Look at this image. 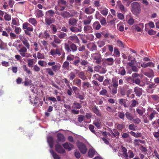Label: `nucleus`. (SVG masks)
Here are the masks:
<instances>
[{
    "label": "nucleus",
    "instance_id": "f257e3e1",
    "mask_svg": "<svg viewBox=\"0 0 159 159\" xmlns=\"http://www.w3.org/2000/svg\"><path fill=\"white\" fill-rule=\"evenodd\" d=\"M69 41L64 44V48L67 53H70L71 52H74L77 50V47L76 45L73 43L70 44L69 43Z\"/></svg>",
    "mask_w": 159,
    "mask_h": 159
},
{
    "label": "nucleus",
    "instance_id": "f03ea898",
    "mask_svg": "<svg viewBox=\"0 0 159 159\" xmlns=\"http://www.w3.org/2000/svg\"><path fill=\"white\" fill-rule=\"evenodd\" d=\"M132 12L134 15H138L140 13L141 11V3L135 2L131 4Z\"/></svg>",
    "mask_w": 159,
    "mask_h": 159
},
{
    "label": "nucleus",
    "instance_id": "7ed1b4c3",
    "mask_svg": "<svg viewBox=\"0 0 159 159\" xmlns=\"http://www.w3.org/2000/svg\"><path fill=\"white\" fill-rule=\"evenodd\" d=\"M23 29H25L24 30L25 33L29 36H31V33L30 31H33L34 30L33 26L30 24L26 22L23 24Z\"/></svg>",
    "mask_w": 159,
    "mask_h": 159
},
{
    "label": "nucleus",
    "instance_id": "20e7f679",
    "mask_svg": "<svg viewBox=\"0 0 159 159\" xmlns=\"http://www.w3.org/2000/svg\"><path fill=\"white\" fill-rule=\"evenodd\" d=\"M146 84L148 85L145 89L146 92L149 93H152L155 89L156 88L157 85L152 82H147Z\"/></svg>",
    "mask_w": 159,
    "mask_h": 159
},
{
    "label": "nucleus",
    "instance_id": "39448f33",
    "mask_svg": "<svg viewBox=\"0 0 159 159\" xmlns=\"http://www.w3.org/2000/svg\"><path fill=\"white\" fill-rule=\"evenodd\" d=\"M27 51V48L25 47H23L19 50L18 52L22 57H26L27 58L31 57L32 55L30 53H26Z\"/></svg>",
    "mask_w": 159,
    "mask_h": 159
},
{
    "label": "nucleus",
    "instance_id": "423d86ee",
    "mask_svg": "<svg viewBox=\"0 0 159 159\" xmlns=\"http://www.w3.org/2000/svg\"><path fill=\"white\" fill-rule=\"evenodd\" d=\"M77 146L81 153L85 154L86 153L87 148L84 144L81 142H79L77 143Z\"/></svg>",
    "mask_w": 159,
    "mask_h": 159
},
{
    "label": "nucleus",
    "instance_id": "0eeeda50",
    "mask_svg": "<svg viewBox=\"0 0 159 159\" xmlns=\"http://www.w3.org/2000/svg\"><path fill=\"white\" fill-rule=\"evenodd\" d=\"M69 29L71 32L75 33H77L81 31L82 26L81 25H78V27L73 25L70 26Z\"/></svg>",
    "mask_w": 159,
    "mask_h": 159
},
{
    "label": "nucleus",
    "instance_id": "6e6552de",
    "mask_svg": "<svg viewBox=\"0 0 159 159\" xmlns=\"http://www.w3.org/2000/svg\"><path fill=\"white\" fill-rule=\"evenodd\" d=\"M50 53L53 57L56 55L60 56L61 54V50L60 48L52 49L49 52Z\"/></svg>",
    "mask_w": 159,
    "mask_h": 159
},
{
    "label": "nucleus",
    "instance_id": "1a4fd4ad",
    "mask_svg": "<svg viewBox=\"0 0 159 159\" xmlns=\"http://www.w3.org/2000/svg\"><path fill=\"white\" fill-rule=\"evenodd\" d=\"M93 57L95 60H96V63L99 64L101 63L102 58L100 54L97 53L93 54Z\"/></svg>",
    "mask_w": 159,
    "mask_h": 159
},
{
    "label": "nucleus",
    "instance_id": "9d476101",
    "mask_svg": "<svg viewBox=\"0 0 159 159\" xmlns=\"http://www.w3.org/2000/svg\"><path fill=\"white\" fill-rule=\"evenodd\" d=\"M87 48L90 51H96L97 49L96 45L93 43H90L87 45Z\"/></svg>",
    "mask_w": 159,
    "mask_h": 159
},
{
    "label": "nucleus",
    "instance_id": "9b49d317",
    "mask_svg": "<svg viewBox=\"0 0 159 159\" xmlns=\"http://www.w3.org/2000/svg\"><path fill=\"white\" fill-rule=\"evenodd\" d=\"M94 70L95 71L98 72L100 74H104L106 72V70L104 68L101 67L99 65L95 66Z\"/></svg>",
    "mask_w": 159,
    "mask_h": 159
},
{
    "label": "nucleus",
    "instance_id": "f8f14e48",
    "mask_svg": "<svg viewBox=\"0 0 159 159\" xmlns=\"http://www.w3.org/2000/svg\"><path fill=\"white\" fill-rule=\"evenodd\" d=\"M55 150L59 153L63 154L65 152V150L61 145L57 144L55 145Z\"/></svg>",
    "mask_w": 159,
    "mask_h": 159
},
{
    "label": "nucleus",
    "instance_id": "ddd939ff",
    "mask_svg": "<svg viewBox=\"0 0 159 159\" xmlns=\"http://www.w3.org/2000/svg\"><path fill=\"white\" fill-rule=\"evenodd\" d=\"M91 110L97 116L99 117L101 116L102 114L99 110L96 105H94L92 107Z\"/></svg>",
    "mask_w": 159,
    "mask_h": 159
},
{
    "label": "nucleus",
    "instance_id": "4468645a",
    "mask_svg": "<svg viewBox=\"0 0 159 159\" xmlns=\"http://www.w3.org/2000/svg\"><path fill=\"white\" fill-rule=\"evenodd\" d=\"M93 19V16L92 15L88 16L86 19L83 20V24L85 25L90 24Z\"/></svg>",
    "mask_w": 159,
    "mask_h": 159
},
{
    "label": "nucleus",
    "instance_id": "2eb2a0df",
    "mask_svg": "<svg viewBox=\"0 0 159 159\" xmlns=\"http://www.w3.org/2000/svg\"><path fill=\"white\" fill-rule=\"evenodd\" d=\"M62 145L64 148L68 150V151L71 150L74 147V146L72 144L67 142L63 144Z\"/></svg>",
    "mask_w": 159,
    "mask_h": 159
},
{
    "label": "nucleus",
    "instance_id": "dca6fc26",
    "mask_svg": "<svg viewBox=\"0 0 159 159\" xmlns=\"http://www.w3.org/2000/svg\"><path fill=\"white\" fill-rule=\"evenodd\" d=\"M150 98L153 102L156 103H158L159 102V95L156 94H152L150 95Z\"/></svg>",
    "mask_w": 159,
    "mask_h": 159
},
{
    "label": "nucleus",
    "instance_id": "f3484780",
    "mask_svg": "<svg viewBox=\"0 0 159 159\" xmlns=\"http://www.w3.org/2000/svg\"><path fill=\"white\" fill-rule=\"evenodd\" d=\"M59 15L64 18H68L72 16L69 12L65 11L60 12Z\"/></svg>",
    "mask_w": 159,
    "mask_h": 159
},
{
    "label": "nucleus",
    "instance_id": "a211bd4d",
    "mask_svg": "<svg viewBox=\"0 0 159 159\" xmlns=\"http://www.w3.org/2000/svg\"><path fill=\"white\" fill-rule=\"evenodd\" d=\"M95 11V9L93 8L91 6L85 8L84 12L87 14H92Z\"/></svg>",
    "mask_w": 159,
    "mask_h": 159
},
{
    "label": "nucleus",
    "instance_id": "6ab92c4d",
    "mask_svg": "<svg viewBox=\"0 0 159 159\" xmlns=\"http://www.w3.org/2000/svg\"><path fill=\"white\" fill-rule=\"evenodd\" d=\"M104 76L99 75L98 74H94L93 76V78L95 80H97L100 82L103 81Z\"/></svg>",
    "mask_w": 159,
    "mask_h": 159
},
{
    "label": "nucleus",
    "instance_id": "aec40b11",
    "mask_svg": "<svg viewBox=\"0 0 159 159\" xmlns=\"http://www.w3.org/2000/svg\"><path fill=\"white\" fill-rule=\"evenodd\" d=\"M93 27L94 30H99L101 27V25L98 21H95L93 24Z\"/></svg>",
    "mask_w": 159,
    "mask_h": 159
},
{
    "label": "nucleus",
    "instance_id": "412c9836",
    "mask_svg": "<svg viewBox=\"0 0 159 159\" xmlns=\"http://www.w3.org/2000/svg\"><path fill=\"white\" fill-rule=\"evenodd\" d=\"M122 152H123V156L125 157V159H128L129 156L127 152V149L123 146H121Z\"/></svg>",
    "mask_w": 159,
    "mask_h": 159
},
{
    "label": "nucleus",
    "instance_id": "4be33fe9",
    "mask_svg": "<svg viewBox=\"0 0 159 159\" xmlns=\"http://www.w3.org/2000/svg\"><path fill=\"white\" fill-rule=\"evenodd\" d=\"M69 39L75 43H77L79 41L78 37L76 35H71L69 37Z\"/></svg>",
    "mask_w": 159,
    "mask_h": 159
},
{
    "label": "nucleus",
    "instance_id": "5701e85b",
    "mask_svg": "<svg viewBox=\"0 0 159 159\" xmlns=\"http://www.w3.org/2000/svg\"><path fill=\"white\" fill-rule=\"evenodd\" d=\"M57 140L59 142H64L65 139L64 135L61 133H58L57 134Z\"/></svg>",
    "mask_w": 159,
    "mask_h": 159
},
{
    "label": "nucleus",
    "instance_id": "b1692460",
    "mask_svg": "<svg viewBox=\"0 0 159 159\" xmlns=\"http://www.w3.org/2000/svg\"><path fill=\"white\" fill-rule=\"evenodd\" d=\"M141 66L144 68H146L148 66L154 67V64L152 62H149L148 63L144 62L141 64Z\"/></svg>",
    "mask_w": 159,
    "mask_h": 159
},
{
    "label": "nucleus",
    "instance_id": "393cba45",
    "mask_svg": "<svg viewBox=\"0 0 159 159\" xmlns=\"http://www.w3.org/2000/svg\"><path fill=\"white\" fill-rule=\"evenodd\" d=\"M78 76L83 80H87V77L85 75V73L83 71H81L79 72L78 75Z\"/></svg>",
    "mask_w": 159,
    "mask_h": 159
},
{
    "label": "nucleus",
    "instance_id": "a878e982",
    "mask_svg": "<svg viewBox=\"0 0 159 159\" xmlns=\"http://www.w3.org/2000/svg\"><path fill=\"white\" fill-rule=\"evenodd\" d=\"M78 21V20L74 18H72L69 19L68 23L72 26L76 25Z\"/></svg>",
    "mask_w": 159,
    "mask_h": 159
},
{
    "label": "nucleus",
    "instance_id": "bb28decb",
    "mask_svg": "<svg viewBox=\"0 0 159 159\" xmlns=\"http://www.w3.org/2000/svg\"><path fill=\"white\" fill-rule=\"evenodd\" d=\"M21 41L23 44L25 46L24 47H25L27 49H29L30 48V44L27 39L26 38H24Z\"/></svg>",
    "mask_w": 159,
    "mask_h": 159
},
{
    "label": "nucleus",
    "instance_id": "cd10ccee",
    "mask_svg": "<svg viewBox=\"0 0 159 159\" xmlns=\"http://www.w3.org/2000/svg\"><path fill=\"white\" fill-rule=\"evenodd\" d=\"M158 115V112L154 110H153L149 116V120L151 121L155 117V115Z\"/></svg>",
    "mask_w": 159,
    "mask_h": 159
},
{
    "label": "nucleus",
    "instance_id": "c85d7f7f",
    "mask_svg": "<svg viewBox=\"0 0 159 159\" xmlns=\"http://www.w3.org/2000/svg\"><path fill=\"white\" fill-rule=\"evenodd\" d=\"M96 151L93 148H90L88 152V156L90 158L93 157L95 154Z\"/></svg>",
    "mask_w": 159,
    "mask_h": 159
},
{
    "label": "nucleus",
    "instance_id": "c756f323",
    "mask_svg": "<svg viewBox=\"0 0 159 159\" xmlns=\"http://www.w3.org/2000/svg\"><path fill=\"white\" fill-rule=\"evenodd\" d=\"M115 126L116 128L120 131H122V129L125 127V125L119 123H116L115 125Z\"/></svg>",
    "mask_w": 159,
    "mask_h": 159
},
{
    "label": "nucleus",
    "instance_id": "7c9ffc66",
    "mask_svg": "<svg viewBox=\"0 0 159 159\" xmlns=\"http://www.w3.org/2000/svg\"><path fill=\"white\" fill-rule=\"evenodd\" d=\"M47 141L50 147L51 148H52L53 146V137L51 136L48 137Z\"/></svg>",
    "mask_w": 159,
    "mask_h": 159
},
{
    "label": "nucleus",
    "instance_id": "2f4dec72",
    "mask_svg": "<svg viewBox=\"0 0 159 159\" xmlns=\"http://www.w3.org/2000/svg\"><path fill=\"white\" fill-rule=\"evenodd\" d=\"M69 65L70 63L69 62L67 61H65L63 63L62 68L65 70H68L69 69Z\"/></svg>",
    "mask_w": 159,
    "mask_h": 159
},
{
    "label": "nucleus",
    "instance_id": "473e14b6",
    "mask_svg": "<svg viewBox=\"0 0 159 159\" xmlns=\"http://www.w3.org/2000/svg\"><path fill=\"white\" fill-rule=\"evenodd\" d=\"M46 24L48 25H50L55 21V19L51 17L46 18L45 19Z\"/></svg>",
    "mask_w": 159,
    "mask_h": 159
},
{
    "label": "nucleus",
    "instance_id": "72a5a7b5",
    "mask_svg": "<svg viewBox=\"0 0 159 159\" xmlns=\"http://www.w3.org/2000/svg\"><path fill=\"white\" fill-rule=\"evenodd\" d=\"M125 116L128 120H132L134 118V116L132 114L129 112H126L125 113Z\"/></svg>",
    "mask_w": 159,
    "mask_h": 159
},
{
    "label": "nucleus",
    "instance_id": "f704fd0d",
    "mask_svg": "<svg viewBox=\"0 0 159 159\" xmlns=\"http://www.w3.org/2000/svg\"><path fill=\"white\" fill-rule=\"evenodd\" d=\"M90 83L88 82H82V87L84 90L87 89V88H89L90 87Z\"/></svg>",
    "mask_w": 159,
    "mask_h": 159
},
{
    "label": "nucleus",
    "instance_id": "c9c22d12",
    "mask_svg": "<svg viewBox=\"0 0 159 159\" xmlns=\"http://www.w3.org/2000/svg\"><path fill=\"white\" fill-rule=\"evenodd\" d=\"M92 30V27L89 25H86L84 27V30L85 33L90 32Z\"/></svg>",
    "mask_w": 159,
    "mask_h": 159
},
{
    "label": "nucleus",
    "instance_id": "e433bc0d",
    "mask_svg": "<svg viewBox=\"0 0 159 159\" xmlns=\"http://www.w3.org/2000/svg\"><path fill=\"white\" fill-rule=\"evenodd\" d=\"M76 58L77 59H75L73 62V65L76 66L77 67L79 66V63L80 62V59L79 57H76Z\"/></svg>",
    "mask_w": 159,
    "mask_h": 159
},
{
    "label": "nucleus",
    "instance_id": "4c0bfd02",
    "mask_svg": "<svg viewBox=\"0 0 159 159\" xmlns=\"http://www.w3.org/2000/svg\"><path fill=\"white\" fill-rule=\"evenodd\" d=\"M100 8L99 10L100 11L101 13L104 16H106L108 13V10L106 8V7H104L103 8L102 10H100Z\"/></svg>",
    "mask_w": 159,
    "mask_h": 159
},
{
    "label": "nucleus",
    "instance_id": "58836bf2",
    "mask_svg": "<svg viewBox=\"0 0 159 159\" xmlns=\"http://www.w3.org/2000/svg\"><path fill=\"white\" fill-rule=\"evenodd\" d=\"M29 22L34 26H36L37 24V22L36 19L33 18H30L28 20Z\"/></svg>",
    "mask_w": 159,
    "mask_h": 159
},
{
    "label": "nucleus",
    "instance_id": "ea45409f",
    "mask_svg": "<svg viewBox=\"0 0 159 159\" xmlns=\"http://www.w3.org/2000/svg\"><path fill=\"white\" fill-rule=\"evenodd\" d=\"M73 82H74V84L79 87H80L81 86V80L77 78L75 79Z\"/></svg>",
    "mask_w": 159,
    "mask_h": 159
},
{
    "label": "nucleus",
    "instance_id": "a19ab883",
    "mask_svg": "<svg viewBox=\"0 0 159 159\" xmlns=\"http://www.w3.org/2000/svg\"><path fill=\"white\" fill-rule=\"evenodd\" d=\"M134 92L137 96L139 97L141 95L142 93L140 89L137 87H135L134 90Z\"/></svg>",
    "mask_w": 159,
    "mask_h": 159
},
{
    "label": "nucleus",
    "instance_id": "79ce46f5",
    "mask_svg": "<svg viewBox=\"0 0 159 159\" xmlns=\"http://www.w3.org/2000/svg\"><path fill=\"white\" fill-rule=\"evenodd\" d=\"M82 107L81 104L78 102H75L73 103V108L74 109H80Z\"/></svg>",
    "mask_w": 159,
    "mask_h": 159
},
{
    "label": "nucleus",
    "instance_id": "37998d69",
    "mask_svg": "<svg viewBox=\"0 0 159 159\" xmlns=\"http://www.w3.org/2000/svg\"><path fill=\"white\" fill-rule=\"evenodd\" d=\"M69 76L70 80H72L76 77V75L74 72L71 71L69 74Z\"/></svg>",
    "mask_w": 159,
    "mask_h": 159
},
{
    "label": "nucleus",
    "instance_id": "c03bdc74",
    "mask_svg": "<svg viewBox=\"0 0 159 159\" xmlns=\"http://www.w3.org/2000/svg\"><path fill=\"white\" fill-rule=\"evenodd\" d=\"M144 74L145 75L150 78L154 76V72L152 70L150 72H144Z\"/></svg>",
    "mask_w": 159,
    "mask_h": 159
},
{
    "label": "nucleus",
    "instance_id": "a18cd8bd",
    "mask_svg": "<svg viewBox=\"0 0 159 159\" xmlns=\"http://www.w3.org/2000/svg\"><path fill=\"white\" fill-rule=\"evenodd\" d=\"M35 15L36 17L39 18L42 17L44 14L41 10H38L36 12Z\"/></svg>",
    "mask_w": 159,
    "mask_h": 159
},
{
    "label": "nucleus",
    "instance_id": "49530a36",
    "mask_svg": "<svg viewBox=\"0 0 159 159\" xmlns=\"http://www.w3.org/2000/svg\"><path fill=\"white\" fill-rule=\"evenodd\" d=\"M117 4L121 11H125V7L121 3V2L119 1L117 2Z\"/></svg>",
    "mask_w": 159,
    "mask_h": 159
},
{
    "label": "nucleus",
    "instance_id": "de8ad7c7",
    "mask_svg": "<svg viewBox=\"0 0 159 159\" xmlns=\"http://www.w3.org/2000/svg\"><path fill=\"white\" fill-rule=\"evenodd\" d=\"M24 85L25 86H27L28 85H30L32 84V81L28 79V78L25 79V80L24 82Z\"/></svg>",
    "mask_w": 159,
    "mask_h": 159
},
{
    "label": "nucleus",
    "instance_id": "09e8293b",
    "mask_svg": "<svg viewBox=\"0 0 159 159\" xmlns=\"http://www.w3.org/2000/svg\"><path fill=\"white\" fill-rule=\"evenodd\" d=\"M119 102L120 104L123 105V106L125 107H128V106L126 104L125 99H120L119 100Z\"/></svg>",
    "mask_w": 159,
    "mask_h": 159
},
{
    "label": "nucleus",
    "instance_id": "8fccbe9b",
    "mask_svg": "<svg viewBox=\"0 0 159 159\" xmlns=\"http://www.w3.org/2000/svg\"><path fill=\"white\" fill-rule=\"evenodd\" d=\"M111 134L114 136L116 137H118L120 134V133L116 129H114L113 130V131L112 132Z\"/></svg>",
    "mask_w": 159,
    "mask_h": 159
},
{
    "label": "nucleus",
    "instance_id": "3c124183",
    "mask_svg": "<svg viewBox=\"0 0 159 159\" xmlns=\"http://www.w3.org/2000/svg\"><path fill=\"white\" fill-rule=\"evenodd\" d=\"M100 22L101 25L103 26H105L107 25L106 19L103 17H102L100 20Z\"/></svg>",
    "mask_w": 159,
    "mask_h": 159
},
{
    "label": "nucleus",
    "instance_id": "603ef678",
    "mask_svg": "<svg viewBox=\"0 0 159 159\" xmlns=\"http://www.w3.org/2000/svg\"><path fill=\"white\" fill-rule=\"evenodd\" d=\"M105 61L109 62V63H108V64L109 65H112L114 63L113 59L112 58H107L105 59Z\"/></svg>",
    "mask_w": 159,
    "mask_h": 159
},
{
    "label": "nucleus",
    "instance_id": "864d4df0",
    "mask_svg": "<svg viewBox=\"0 0 159 159\" xmlns=\"http://www.w3.org/2000/svg\"><path fill=\"white\" fill-rule=\"evenodd\" d=\"M92 83L93 84L94 86H95V87L97 88H99V89H100V84L99 82L97 81L93 80L92 81ZM99 89H98L99 90Z\"/></svg>",
    "mask_w": 159,
    "mask_h": 159
},
{
    "label": "nucleus",
    "instance_id": "5fc2aeb1",
    "mask_svg": "<svg viewBox=\"0 0 159 159\" xmlns=\"http://www.w3.org/2000/svg\"><path fill=\"white\" fill-rule=\"evenodd\" d=\"M119 72L122 75H124L126 74V71L124 67H121L119 70Z\"/></svg>",
    "mask_w": 159,
    "mask_h": 159
},
{
    "label": "nucleus",
    "instance_id": "6e6d98bb",
    "mask_svg": "<svg viewBox=\"0 0 159 159\" xmlns=\"http://www.w3.org/2000/svg\"><path fill=\"white\" fill-rule=\"evenodd\" d=\"M109 88L110 89L113 95H114L115 94H116L117 92V88H116L113 87L112 88H111H111L110 87H109Z\"/></svg>",
    "mask_w": 159,
    "mask_h": 159
},
{
    "label": "nucleus",
    "instance_id": "4d7b16f0",
    "mask_svg": "<svg viewBox=\"0 0 159 159\" xmlns=\"http://www.w3.org/2000/svg\"><path fill=\"white\" fill-rule=\"evenodd\" d=\"M23 68L24 70V71L26 72L28 74H32L30 70L27 67V66L26 65H23Z\"/></svg>",
    "mask_w": 159,
    "mask_h": 159
},
{
    "label": "nucleus",
    "instance_id": "13d9d810",
    "mask_svg": "<svg viewBox=\"0 0 159 159\" xmlns=\"http://www.w3.org/2000/svg\"><path fill=\"white\" fill-rule=\"evenodd\" d=\"M61 40L59 38L56 37L54 38L53 42L56 43L60 44L61 42Z\"/></svg>",
    "mask_w": 159,
    "mask_h": 159
},
{
    "label": "nucleus",
    "instance_id": "bf43d9fd",
    "mask_svg": "<svg viewBox=\"0 0 159 159\" xmlns=\"http://www.w3.org/2000/svg\"><path fill=\"white\" fill-rule=\"evenodd\" d=\"M28 62V66L30 67H31L34 64V61L33 59H28L27 60Z\"/></svg>",
    "mask_w": 159,
    "mask_h": 159
},
{
    "label": "nucleus",
    "instance_id": "052dcab7",
    "mask_svg": "<svg viewBox=\"0 0 159 159\" xmlns=\"http://www.w3.org/2000/svg\"><path fill=\"white\" fill-rule=\"evenodd\" d=\"M43 38L47 39L50 37V35L47 31H45L43 34Z\"/></svg>",
    "mask_w": 159,
    "mask_h": 159
},
{
    "label": "nucleus",
    "instance_id": "680f3d73",
    "mask_svg": "<svg viewBox=\"0 0 159 159\" xmlns=\"http://www.w3.org/2000/svg\"><path fill=\"white\" fill-rule=\"evenodd\" d=\"M67 35L66 33L64 32H61V34L58 35V38L60 39H63Z\"/></svg>",
    "mask_w": 159,
    "mask_h": 159
},
{
    "label": "nucleus",
    "instance_id": "e2e57ef3",
    "mask_svg": "<svg viewBox=\"0 0 159 159\" xmlns=\"http://www.w3.org/2000/svg\"><path fill=\"white\" fill-rule=\"evenodd\" d=\"M118 117L121 119L124 120V119L125 114L121 112H119L118 113Z\"/></svg>",
    "mask_w": 159,
    "mask_h": 159
},
{
    "label": "nucleus",
    "instance_id": "0e129e2a",
    "mask_svg": "<svg viewBox=\"0 0 159 159\" xmlns=\"http://www.w3.org/2000/svg\"><path fill=\"white\" fill-rule=\"evenodd\" d=\"M93 124L95 125V126L98 128L100 129L101 128V122H99L98 121H95L94 122Z\"/></svg>",
    "mask_w": 159,
    "mask_h": 159
},
{
    "label": "nucleus",
    "instance_id": "69168bd1",
    "mask_svg": "<svg viewBox=\"0 0 159 159\" xmlns=\"http://www.w3.org/2000/svg\"><path fill=\"white\" fill-rule=\"evenodd\" d=\"M4 18L6 20L10 21L11 20V16L7 13H6L4 16Z\"/></svg>",
    "mask_w": 159,
    "mask_h": 159
},
{
    "label": "nucleus",
    "instance_id": "338daca9",
    "mask_svg": "<svg viewBox=\"0 0 159 159\" xmlns=\"http://www.w3.org/2000/svg\"><path fill=\"white\" fill-rule=\"evenodd\" d=\"M133 81V83H135L139 85L140 83V80L139 78H134Z\"/></svg>",
    "mask_w": 159,
    "mask_h": 159
},
{
    "label": "nucleus",
    "instance_id": "774afa93",
    "mask_svg": "<svg viewBox=\"0 0 159 159\" xmlns=\"http://www.w3.org/2000/svg\"><path fill=\"white\" fill-rule=\"evenodd\" d=\"M78 116L79 117L78 118V121L79 122L81 123L84 120V117L82 115H79Z\"/></svg>",
    "mask_w": 159,
    "mask_h": 159
}]
</instances>
